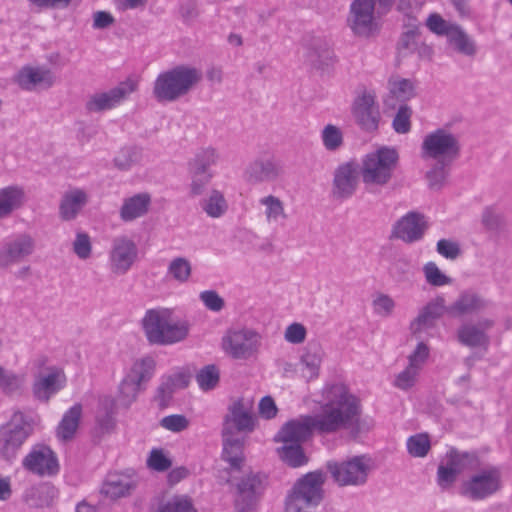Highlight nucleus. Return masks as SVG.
<instances>
[{"mask_svg":"<svg viewBox=\"0 0 512 512\" xmlns=\"http://www.w3.org/2000/svg\"><path fill=\"white\" fill-rule=\"evenodd\" d=\"M277 449L279 457L291 467H300L307 462V457L300 444H285Z\"/></svg>","mask_w":512,"mask_h":512,"instance_id":"40","label":"nucleus"},{"mask_svg":"<svg viewBox=\"0 0 512 512\" xmlns=\"http://www.w3.org/2000/svg\"><path fill=\"white\" fill-rule=\"evenodd\" d=\"M494 325L491 319H481L477 323L466 322L457 330V340L470 348H486L489 345L487 331Z\"/></svg>","mask_w":512,"mask_h":512,"instance_id":"21","label":"nucleus"},{"mask_svg":"<svg viewBox=\"0 0 512 512\" xmlns=\"http://www.w3.org/2000/svg\"><path fill=\"white\" fill-rule=\"evenodd\" d=\"M73 251L80 259H87L91 255L92 245L87 233L79 232L73 242Z\"/></svg>","mask_w":512,"mask_h":512,"instance_id":"58","label":"nucleus"},{"mask_svg":"<svg viewBox=\"0 0 512 512\" xmlns=\"http://www.w3.org/2000/svg\"><path fill=\"white\" fill-rule=\"evenodd\" d=\"M82 414V406L75 404L63 416L58 428L57 435L60 439L67 441L73 438Z\"/></svg>","mask_w":512,"mask_h":512,"instance_id":"34","label":"nucleus"},{"mask_svg":"<svg viewBox=\"0 0 512 512\" xmlns=\"http://www.w3.org/2000/svg\"><path fill=\"white\" fill-rule=\"evenodd\" d=\"M427 227L424 215L411 211L396 222L393 228V235L410 244L421 240Z\"/></svg>","mask_w":512,"mask_h":512,"instance_id":"20","label":"nucleus"},{"mask_svg":"<svg viewBox=\"0 0 512 512\" xmlns=\"http://www.w3.org/2000/svg\"><path fill=\"white\" fill-rule=\"evenodd\" d=\"M155 367L156 362L150 356L133 363L119 385V398L123 405L129 407L136 400L144 385L153 377Z\"/></svg>","mask_w":512,"mask_h":512,"instance_id":"9","label":"nucleus"},{"mask_svg":"<svg viewBox=\"0 0 512 512\" xmlns=\"http://www.w3.org/2000/svg\"><path fill=\"white\" fill-rule=\"evenodd\" d=\"M327 469L338 485L361 486L367 482L372 465L369 457L360 455L343 462L329 461Z\"/></svg>","mask_w":512,"mask_h":512,"instance_id":"10","label":"nucleus"},{"mask_svg":"<svg viewBox=\"0 0 512 512\" xmlns=\"http://www.w3.org/2000/svg\"><path fill=\"white\" fill-rule=\"evenodd\" d=\"M151 198L147 193H139L126 198L120 209V217L129 222L144 216L148 212Z\"/></svg>","mask_w":512,"mask_h":512,"instance_id":"31","label":"nucleus"},{"mask_svg":"<svg viewBox=\"0 0 512 512\" xmlns=\"http://www.w3.org/2000/svg\"><path fill=\"white\" fill-rule=\"evenodd\" d=\"M25 376L2 369L0 389L8 395L20 394L25 386Z\"/></svg>","mask_w":512,"mask_h":512,"instance_id":"44","label":"nucleus"},{"mask_svg":"<svg viewBox=\"0 0 512 512\" xmlns=\"http://www.w3.org/2000/svg\"><path fill=\"white\" fill-rule=\"evenodd\" d=\"M451 165L452 163L449 162H435L425 175L429 189L439 191L444 187L450 173Z\"/></svg>","mask_w":512,"mask_h":512,"instance_id":"36","label":"nucleus"},{"mask_svg":"<svg viewBox=\"0 0 512 512\" xmlns=\"http://www.w3.org/2000/svg\"><path fill=\"white\" fill-rule=\"evenodd\" d=\"M190 173L191 194L194 196L201 195L209 184L212 174L210 172L198 171L196 169H190Z\"/></svg>","mask_w":512,"mask_h":512,"instance_id":"56","label":"nucleus"},{"mask_svg":"<svg viewBox=\"0 0 512 512\" xmlns=\"http://www.w3.org/2000/svg\"><path fill=\"white\" fill-rule=\"evenodd\" d=\"M411 116H412V110L411 108L403 104L399 107L393 121H392V127L398 134H406L411 129Z\"/></svg>","mask_w":512,"mask_h":512,"instance_id":"50","label":"nucleus"},{"mask_svg":"<svg viewBox=\"0 0 512 512\" xmlns=\"http://www.w3.org/2000/svg\"><path fill=\"white\" fill-rule=\"evenodd\" d=\"M282 173L281 166L273 160H258L251 163L246 170L250 183L274 181Z\"/></svg>","mask_w":512,"mask_h":512,"instance_id":"30","label":"nucleus"},{"mask_svg":"<svg viewBox=\"0 0 512 512\" xmlns=\"http://www.w3.org/2000/svg\"><path fill=\"white\" fill-rule=\"evenodd\" d=\"M352 114L361 129L366 132L376 131L381 119L376 95L373 92L364 91L356 97L352 105Z\"/></svg>","mask_w":512,"mask_h":512,"instance_id":"16","label":"nucleus"},{"mask_svg":"<svg viewBox=\"0 0 512 512\" xmlns=\"http://www.w3.org/2000/svg\"><path fill=\"white\" fill-rule=\"evenodd\" d=\"M137 89L134 80L127 79L106 92L94 93L85 103V109L90 113H100L120 105Z\"/></svg>","mask_w":512,"mask_h":512,"instance_id":"12","label":"nucleus"},{"mask_svg":"<svg viewBox=\"0 0 512 512\" xmlns=\"http://www.w3.org/2000/svg\"><path fill=\"white\" fill-rule=\"evenodd\" d=\"M474 461L475 456L473 454L467 452L461 453L457 450H451L446 454V457L443 460V462L452 470H455L458 475L467 467L471 466Z\"/></svg>","mask_w":512,"mask_h":512,"instance_id":"45","label":"nucleus"},{"mask_svg":"<svg viewBox=\"0 0 512 512\" xmlns=\"http://www.w3.org/2000/svg\"><path fill=\"white\" fill-rule=\"evenodd\" d=\"M411 271V261L405 256L395 258L389 267L390 275L397 281L407 280Z\"/></svg>","mask_w":512,"mask_h":512,"instance_id":"53","label":"nucleus"},{"mask_svg":"<svg viewBox=\"0 0 512 512\" xmlns=\"http://www.w3.org/2000/svg\"><path fill=\"white\" fill-rule=\"evenodd\" d=\"M147 466L152 470L164 472L172 466V461L162 449H152L147 458Z\"/></svg>","mask_w":512,"mask_h":512,"instance_id":"55","label":"nucleus"},{"mask_svg":"<svg viewBox=\"0 0 512 512\" xmlns=\"http://www.w3.org/2000/svg\"><path fill=\"white\" fill-rule=\"evenodd\" d=\"M328 397L329 401L321 414L288 421L275 436V441L301 445L310 437L313 429L332 433L345 428L350 429L355 437L361 433L364 424L360 419L359 399L339 385L332 387Z\"/></svg>","mask_w":512,"mask_h":512,"instance_id":"1","label":"nucleus"},{"mask_svg":"<svg viewBox=\"0 0 512 512\" xmlns=\"http://www.w3.org/2000/svg\"><path fill=\"white\" fill-rule=\"evenodd\" d=\"M88 202L87 193L79 188L66 191L59 203V217L63 221L74 220Z\"/></svg>","mask_w":512,"mask_h":512,"instance_id":"26","label":"nucleus"},{"mask_svg":"<svg viewBox=\"0 0 512 512\" xmlns=\"http://www.w3.org/2000/svg\"><path fill=\"white\" fill-rule=\"evenodd\" d=\"M306 334L307 331L304 325L295 322L287 326L284 338L289 343L300 344L304 342Z\"/></svg>","mask_w":512,"mask_h":512,"instance_id":"64","label":"nucleus"},{"mask_svg":"<svg viewBox=\"0 0 512 512\" xmlns=\"http://www.w3.org/2000/svg\"><path fill=\"white\" fill-rule=\"evenodd\" d=\"M373 0H354L351 4L348 24L353 33L368 37L376 29Z\"/></svg>","mask_w":512,"mask_h":512,"instance_id":"18","label":"nucleus"},{"mask_svg":"<svg viewBox=\"0 0 512 512\" xmlns=\"http://www.w3.org/2000/svg\"><path fill=\"white\" fill-rule=\"evenodd\" d=\"M457 24L444 20L439 14H431L426 20V26L437 35L449 36Z\"/></svg>","mask_w":512,"mask_h":512,"instance_id":"54","label":"nucleus"},{"mask_svg":"<svg viewBox=\"0 0 512 512\" xmlns=\"http://www.w3.org/2000/svg\"><path fill=\"white\" fill-rule=\"evenodd\" d=\"M219 155L216 149L212 147L200 149L190 161V169L198 171L209 172V167L215 165L218 161Z\"/></svg>","mask_w":512,"mask_h":512,"instance_id":"43","label":"nucleus"},{"mask_svg":"<svg viewBox=\"0 0 512 512\" xmlns=\"http://www.w3.org/2000/svg\"><path fill=\"white\" fill-rule=\"evenodd\" d=\"M202 79V72L189 65H177L161 72L153 84V96L159 103H172L187 95Z\"/></svg>","mask_w":512,"mask_h":512,"instance_id":"3","label":"nucleus"},{"mask_svg":"<svg viewBox=\"0 0 512 512\" xmlns=\"http://www.w3.org/2000/svg\"><path fill=\"white\" fill-rule=\"evenodd\" d=\"M199 298L205 307L213 312H219L224 307L223 298L214 290L201 292Z\"/></svg>","mask_w":512,"mask_h":512,"instance_id":"62","label":"nucleus"},{"mask_svg":"<svg viewBox=\"0 0 512 512\" xmlns=\"http://www.w3.org/2000/svg\"><path fill=\"white\" fill-rule=\"evenodd\" d=\"M487 306V302L473 291H464L453 304L446 307L447 313L452 317L476 313Z\"/></svg>","mask_w":512,"mask_h":512,"instance_id":"27","label":"nucleus"},{"mask_svg":"<svg viewBox=\"0 0 512 512\" xmlns=\"http://www.w3.org/2000/svg\"><path fill=\"white\" fill-rule=\"evenodd\" d=\"M359 176V164L356 161L340 164L333 173L332 198L336 201L351 198L357 190Z\"/></svg>","mask_w":512,"mask_h":512,"instance_id":"14","label":"nucleus"},{"mask_svg":"<svg viewBox=\"0 0 512 512\" xmlns=\"http://www.w3.org/2000/svg\"><path fill=\"white\" fill-rule=\"evenodd\" d=\"M22 466L25 470L40 477H52L59 472L56 454L46 445H35L24 457Z\"/></svg>","mask_w":512,"mask_h":512,"instance_id":"15","label":"nucleus"},{"mask_svg":"<svg viewBox=\"0 0 512 512\" xmlns=\"http://www.w3.org/2000/svg\"><path fill=\"white\" fill-rule=\"evenodd\" d=\"M25 202L26 193L22 186L9 185L0 188V219L20 209Z\"/></svg>","mask_w":512,"mask_h":512,"instance_id":"29","label":"nucleus"},{"mask_svg":"<svg viewBox=\"0 0 512 512\" xmlns=\"http://www.w3.org/2000/svg\"><path fill=\"white\" fill-rule=\"evenodd\" d=\"M323 354L322 348L316 343L308 344L306 347V350L301 357V363L305 367L303 375L308 380L314 379L318 376Z\"/></svg>","mask_w":512,"mask_h":512,"instance_id":"33","label":"nucleus"},{"mask_svg":"<svg viewBox=\"0 0 512 512\" xmlns=\"http://www.w3.org/2000/svg\"><path fill=\"white\" fill-rule=\"evenodd\" d=\"M191 263L184 257L174 258L169 266L168 273L178 282L185 283L191 276Z\"/></svg>","mask_w":512,"mask_h":512,"instance_id":"46","label":"nucleus"},{"mask_svg":"<svg viewBox=\"0 0 512 512\" xmlns=\"http://www.w3.org/2000/svg\"><path fill=\"white\" fill-rule=\"evenodd\" d=\"M500 486V474L497 469L483 470L462 484L461 494L474 501L483 500L496 493Z\"/></svg>","mask_w":512,"mask_h":512,"instance_id":"13","label":"nucleus"},{"mask_svg":"<svg viewBox=\"0 0 512 512\" xmlns=\"http://www.w3.org/2000/svg\"><path fill=\"white\" fill-rule=\"evenodd\" d=\"M261 335L251 328L229 329L222 338L223 351L234 360L256 357L261 346Z\"/></svg>","mask_w":512,"mask_h":512,"instance_id":"8","label":"nucleus"},{"mask_svg":"<svg viewBox=\"0 0 512 512\" xmlns=\"http://www.w3.org/2000/svg\"><path fill=\"white\" fill-rule=\"evenodd\" d=\"M390 94L399 101H407L415 96V86L410 79L392 75L388 80Z\"/></svg>","mask_w":512,"mask_h":512,"instance_id":"35","label":"nucleus"},{"mask_svg":"<svg viewBox=\"0 0 512 512\" xmlns=\"http://www.w3.org/2000/svg\"><path fill=\"white\" fill-rule=\"evenodd\" d=\"M321 138L324 147L328 151H335L343 144L342 131L333 124H328L324 127L321 133Z\"/></svg>","mask_w":512,"mask_h":512,"instance_id":"47","label":"nucleus"},{"mask_svg":"<svg viewBox=\"0 0 512 512\" xmlns=\"http://www.w3.org/2000/svg\"><path fill=\"white\" fill-rule=\"evenodd\" d=\"M17 83L22 89L28 91L37 86L49 88L54 83V75L48 69L24 67L17 76Z\"/></svg>","mask_w":512,"mask_h":512,"instance_id":"28","label":"nucleus"},{"mask_svg":"<svg viewBox=\"0 0 512 512\" xmlns=\"http://www.w3.org/2000/svg\"><path fill=\"white\" fill-rule=\"evenodd\" d=\"M143 329L149 343L170 345L184 340L189 331L187 323L173 321L168 309H150L142 319Z\"/></svg>","mask_w":512,"mask_h":512,"instance_id":"4","label":"nucleus"},{"mask_svg":"<svg viewBox=\"0 0 512 512\" xmlns=\"http://www.w3.org/2000/svg\"><path fill=\"white\" fill-rule=\"evenodd\" d=\"M457 476L455 470H452L442 461L437 470V484L442 489H448L454 484Z\"/></svg>","mask_w":512,"mask_h":512,"instance_id":"61","label":"nucleus"},{"mask_svg":"<svg viewBox=\"0 0 512 512\" xmlns=\"http://www.w3.org/2000/svg\"><path fill=\"white\" fill-rule=\"evenodd\" d=\"M426 281L432 286H444L451 284L452 280L446 276L436 265L435 262H428L423 267Z\"/></svg>","mask_w":512,"mask_h":512,"instance_id":"49","label":"nucleus"},{"mask_svg":"<svg viewBox=\"0 0 512 512\" xmlns=\"http://www.w3.org/2000/svg\"><path fill=\"white\" fill-rule=\"evenodd\" d=\"M35 240L29 234L23 233L7 242L0 250V268L19 263L33 254Z\"/></svg>","mask_w":512,"mask_h":512,"instance_id":"19","label":"nucleus"},{"mask_svg":"<svg viewBox=\"0 0 512 512\" xmlns=\"http://www.w3.org/2000/svg\"><path fill=\"white\" fill-rule=\"evenodd\" d=\"M399 163V154L395 148L380 147L366 154L359 164L360 176L368 187H384L393 178Z\"/></svg>","mask_w":512,"mask_h":512,"instance_id":"5","label":"nucleus"},{"mask_svg":"<svg viewBox=\"0 0 512 512\" xmlns=\"http://www.w3.org/2000/svg\"><path fill=\"white\" fill-rule=\"evenodd\" d=\"M333 58V51L325 42L321 40L315 41L307 53V60L312 66L317 68L330 65L333 61Z\"/></svg>","mask_w":512,"mask_h":512,"instance_id":"37","label":"nucleus"},{"mask_svg":"<svg viewBox=\"0 0 512 512\" xmlns=\"http://www.w3.org/2000/svg\"><path fill=\"white\" fill-rule=\"evenodd\" d=\"M196 381L199 387L208 391L216 387L219 382V371L215 365L203 367L196 375Z\"/></svg>","mask_w":512,"mask_h":512,"instance_id":"48","label":"nucleus"},{"mask_svg":"<svg viewBox=\"0 0 512 512\" xmlns=\"http://www.w3.org/2000/svg\"><path fill=\"white\" fill-rule=\"evenodd\" d=\"M31 424L24 419L22 412H15L0 430V454L10 461L14 459L27 438L32 433Z\"/></svg>","mask_w":512,"mask_h":512,"instance_id":"11","label":"nucleus"},{"mask_svg":"<svg viewBox=\"0 0 512 512\" xmlns=\"http://www.w3.org/2000/svg\"><path fill=\"white\" fill-rule=\"evenodd\" d=\"M408 452L414 457H424L430 449V440L426 434H417L407 440Z\"/></svg>","mask_w":512,"mask_h":512,"instance_id":"51","label":"nucleus"},{"mask_svg":"<svg viewBox=\"0 0 512 512\" xmlns=\"http://www.w3.org/2000/svg\"><path fill=\"white\" fill-rule=\"evenodd\" d=\"M419 372L420 371L414 368L413 365H408L405 370L396 376L394 385L401 390H407L413 387Z\"/></svg>","mask_w":512,"mask_h":512,"instance_id":"57","label":"nucleus"},{"mask_svg":"<svg viewBox=\"0 0 512 512\" xmlns=\"http://www.w3.org/2000/svg\"><path fill=\"white\" fill-rule=\"evenodd\" d=\"M436 250L441 256L450 260L458 258L461 254L459 244L448 239H440L437 242Z\"/></svg>","mask_w":512,"mask_h":512,"instance_id":"63","label":"nucleus"},{"mask_svg":"<svg viewBox=\"0 0 512 512\" xmlns=\"http://www.w3.org/2000/svg\"><path fill=\"white\" fill-rule=\"evenodd\" d=\"M158 512H196L192 502L185 496H174L159 506Z\"/></svg>","mask_w":512,"mask_h":512,"instance_id":"52","label":"nucleus"},{"mask_svg":"<svg viewBox=\"0 0 512 512\" xmlns=\"http://www.w3.org/2000/svg\"><path fill=\"white\" fill-rule=\"evenodd\" d=\"M141 157L142 152L139 148L134 146L124 147L115 156L114 164L119 170L127 171L138 164Z\"/></svg>","mask_w":512,"mask_h":512,"instance_id":"42","label":"nucleus"},{"mask_svg":"<svg viewBox=\"0 0 512 512\" xmlns=\"http://www.w3.org/2000/svg\"><path fill=\"white\" fill-rule=\"evenodd\" d=\"M447 312L445 299L438 296L429 301L418 313L417 317L410 323V331L415 337H420L423 331L433 328L437 320Z\"/></svg>","mask_w":512,"mask_h":512,"instance_id":"23","label":"nucleus"},{"mask_svg":"<svg viewBox=\"0 0 512 512\" xmlns=\"http://www.w3.org/2000/svg\"><path fill=\"white\" fill-rule=\"evenodd\" d=\"M66 376L62 369L50 367L46 374L37 377L33 384V394L40 401L48 402L49 399L64 388Z\"/></svg>","mask_w":512,"mask_h":512,"instance_id":"22","label":"nucleus"},{"mask_svg":"<svg viewBox=\"0 0 512 512\" xmlns=\"http://www.w3.org/2000/svg\"><path fill=\"white\" fill-rule=\"evenodd\" d=\"M138 256L135 242L127 236H118L113 239L109 252L110 269L116 275L126 274Z\"/></svg>","mask_w":512,"mask_h":512,"instance_id":"17","label":"nucleus"},{"mask_svg":"<svg viewBox=\"0 0 512 512\" xmlns=\"http://www.w3.org/2000/svg\"><path fill=\"white\" fill-rule=\"evenodd\" d=\"M202 209L209 217L219 218L226 213L228 205L220 191L212 190L209 197L203 201Z\"/></svg>","mask_w":512,"mask_h":512,"instance_id":"41","label":"nucleus"},{"mask_svg":"<svg viewBox=\"0 0 512 512\" xmlns=\"http://www.w3.org/2000/svg\"><path fill=\"white\" fill-rule=\"evenodd\" d=\"M419 35L417 19L408 16L407 30L404 31L398 42V50L402 54L413 52L417 47V38Z\"/></svg>","mask_w":512,"mask_h":512,"instance_id":"39","label":"nucleus"},{"mask_svg":"<svg viewBox=\"0 0 512 512\" xmlns=\"http://www.w3.org/2000/svg\"><path fill=\"white\" fill-rule=\"evenodd\" d=\"M265 207L264 215L268 223H278L287 219L284 203L274 195H268L259 200Z\"/></svg>","mask_w":512,"mask_h":512,"instance_id":"38","label":"nucleus"},{"mask_svg":"<svg viewBox=\"0 0 512 512\" xmlns=\"http://www.w3.org/2000/svg\"><path fill=\"white\" fill-rule=\"evenodd\" d=\"M262 489V479L259 475H248L237 485L238 495L235 500L237 512H249Z\"/></svg>","mask_w":512,"mask_h":512,"instance_id":"25","label":"nucleus"},{"mask_svg":"<svg viewBox=\"0 0 512 512\" xmlns=\"http://www.w3.org/2000/svg\"><path fill=\"white\" fill-rule=\"evenodd\" d=\"M447 41L456 52L462 55L474 57L477 53V45L474 39L458 24L447 37Z\"/></svg>","mask_w":512,"mask_h":512,"instance_id":"32","label":"nucleus"},{"mask_svg":"<svg viewBox=\"0 0 512 512\" xmlns=\"http://www.w3.org/2000/svg\"><path fill=\"white\" fill-rule=\"evenodd\" d=\"M253 401L238 398L227 407L222 423V458L233 469H240L244 460V445L247 435L255 429Z\"/></svg>","mask_w":512,"mask_h":512,"instance_id":"2","label":"nucleus"},{"mask_svg":"<svg viewBox=\"0 0 512 512\" xmlns=\"http://www.w3.org/2000/svg\"><path fill=\"white\" fill-rule=\"evenodd\" d=\"M138 485V478L134 474L109 473L102 486L101 493L110 499L127 497L132 494Z\"/></svg>","mask_w":512,"mask_h":512,"instance_id":"24","label":"nucleus"},{"mask_svg":"<svg viewBox=\"0 0 512 512\" xmlns=\"http://www.w3.org/2000/svg\"><path fill=\"white\" fill-rule=\"evenodd\" d=\"M459 138L450 131L438 128L428 133L421 145L423 159L453 163L460 155Z\"/></svg>","mask_w":512,"mask_h":512,"instance_id":"7","label":"nucleus"},{"mask_svg":"<svg viewBox=\"0 0 512 512\" xmlns=\"http://www.w3.org/2000/svg\"><path fill=\"white\" fill-rule=\"evenodd\" d=\"M324 482L322 471L310 472L300 478L286 498L285 512H312L323 499Z\"/></svg>","mask_w":512,"mask_h":512,"instance_id":"6","label":"nucleus"},{"mask_svg":"<svg viewBox=\"0 0 512 512\" xmlns=\"http://www.w3.org/2000/svg\"><path fill=\"white\" fill-rule=\"evenodd\" d=\"M374 312L382 317H388L395 308L394 300L387 294H379L373 300Z\"/></svg>","mask_w":512,"mask_h":512,"instance_id":"59","label":"nucleus"},{"mask_svg":"<svg viewBox=\"0 0 512 512\" xmlns=\"http://www.w3.org/2000/svg\"><path fill=\"white\" fill-rule=\"evenodd\" d=\"M160 424L169 431L181 432L189 426V421L184 415L173 414L163 417Z\"/></svg>","mask_w":512,"mask_h":512,"instance_id":"60","label":"nucleus"}]
</instances>
